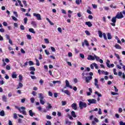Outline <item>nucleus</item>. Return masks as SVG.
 <instances>
[{"mask_svg": "<svg viewBox=\"0 0 125 125\" xmlns=\"http://www.w3.org/2000/svg\"><path fill=\"white\" fill-rule=\"evenodd\" d=\"M84 42L85 45H86L87 46H88V45H89V43H88V42H87L86 40H85L84 41Z\"/></svg>", "mask_w": 125, "mask_h": 125, "instance_id": "e433bc0d", "label": "nucleus"}, {"mask_svg": "<svg viewBox=\"0 0 125 125\" xmlns=\"http://www.w3.org/2000/svg\"><path fill=\"white\" fill-rule=\"evenodd\" d=\"M98 114H99V115L102 114V111H101V108L99 109Z\"/></svg>", "mask_w": 125, "mask_h": 125, "instance_id": "052dcab7", "label": "nucleus"}, {"mask_svg": "<svg viewBox=\"0 0 125 125\" xmlns=\"http://www.w3.org/2000/svg\"><path fill=\"white\" fill-rule=\"evenodd\" d=\"M5 36L7 40H10V37L8 34H6Z\"/></svg>", "mask_w": 125, "mask_h": 125, "instance_id": "49530a36", "label": "nucleus"}, {"mask_svg": "<svg viewBox=\"0 0 125 125\" xmlns=\"http://www.w3.org/2000/svg\"><path fill=\"white\" fill-rule=\"evenodd\" d=\"M2 100L3 102H7V97L5 95H3L2 97Z\"/></svg>", "mask_w": 125, "mask_h": 125, "instance_id": "9d476101", "label": "nucleus"}, {"mask_svg": "<svg viewBox=\"0 0 125 125\" xmlns=\"http://www.w3.org/2000/svg\"><path fill=\"white\" fill-rule=\"evenodd\" d=\"M18 86L20 87L21 88H22V87H23V84H22L21 83H19Z\"/></svg>", "mask_w": 125, "mask_h": 125, "instance_id": "6e6d98bb", "label": "nucleus"}, {"mask_svg": "<svg viewBox=\"0 0 125 125\" xmlns=\"http://www.w3.org/2000/svg\"><path fill=\"white\" fill-rule=\"evenodd\" d=\"M94 57L95 58V59H96V61H99V60H100V58H99V57L94 55Z\"/></svg>", "mask_w": 125, "mask_h": 125, "instance_id": "cd10ccee", "label": "nucleus"}, {"mask_svg": "<svg viewBox=\"0 0 125 125\" xmlns=\"http://www.w3.org/2000/svg\"><path fill=\"white\" fill-rule=\"evenodd\" d=\"M93 65H94V66L95 67V69H97L98 70V65H97V64L95 62H93Z\"/></svg>", "mask_w": 125, "mask_h": 125, "instance_id": "7c9ffc66", "label": "nucleus"}, {"mask_svg": "<svg viewBox=\"0 0 125 125\" xmlns=\"http://www.w3.org/2000/svg\"><path fill=\"white\" fill-rule=\"evenodd\" d=\"M62 106H65V105H66V104H67V102L66 101H62Z\"/></svg>", "mask_w": 125, "mask_h": 125, "instance_id": "c03bdc74", "label": "nucleus"}, {"mask_svg": "<svg viewBox=\"0 0 125 125\" xmlns=\"http://www.w3.org/2000/svg\"><path fill=\"white\" fill-rule=\"evenodd\" d=\"M22 2H23L24 6L27 7L28 6V4H27V1L26 0L22 1Z\"/></svg>", "mask_w": 125, "mask_h": 125, "instance_id": "4c0bfd02", "label": "nucleus"}, {"mask_svg": "<svg viewBox=\"0 0 125 125\" xmlns=\"http://www.w3.org/2000/svg\"><path fill=\"white\" fill-rule=\"evenodd\" d=\"M71 116L73 117V118H77V115H76V112L75 111H71Z\"/></svg>", "mask_w": 125, "mask_h": 125, "instance_id": "412c9836", "label": "nucleus"}, {"mask_svg": "<svg viewBox=\"0 0 125 125\" xmlns=\"http://www.w3.org/2000/svg\"><path fill=\"white\" fill-rule=\"evenodd\" d=\"M48 106L46 107V109L47 110H49V109H51L52 108V106H51V104L49 103H47Z\"/></svg>", "mask_w": 125, "mask_h": 125, "instance_id": "aec40b11", "label": "nucleus"}, {"mask_svg": "<svg viewBox=\"0 0 125 125\" xmlns=\"http://www.w3.org/2000/svg\"><path fill=\"white\" fill-rule=\"evenodd\" d=\"M45 125H51V122H50V121H47V123L45 124Z\"/></svg>", "mask_w": 125, "mask_h": 125, "instance_id": "338daca9", "label": "nucleus"}, {"mask_svg": "<svg viewBox=\"0 0 125 125\" xmlns=\"http://www.w3.org/2000/svg\"><path fill=\"white\" fill-rule=\"evenodd\" d=\"M11 18H12L13 20H14V21H17V18H16V17L12 16Z\"/></svg>", "mask_w": 125, "mask_h": 125, "instance_id": "603ef678", "label": "nucleus"}, {"mask_svg": "<svg viewBox=\"0 0 125 125\" xmlns=\"http://www.w3.org/2000/svg\"><path fill=\"white\" fill-rule=\"evenodd\" d=\"M99 37L100 38H103V34H102V32H99Z\"/></svg>", "mask_w": 125, "mask_h": 125, "instance_id": "79ce46f5", "label": "nucleus"}, {"mask_svg": "<svg viewBox=\"0 0 125 125\" xmlns=\"http://www.w3.org/2000/svg\"><path fill=\"white\" fill-rule=\"evenodd\" d=\"M111 22H112V23H110V25H111V26H113V27H115V26H116V22H117L116 17H114L112 18V19H111Z\"/></svg>", "mask_w": 125, "mask_h": 125, "instance_id": "7ed1b4c3", "label": "nucleus"}, {"mask_svg": "<svg viewBox=\"0 0 125 125\" xmlns=\"http://www.w3.org/2000/svg\"><path fill=\"white\" fill-rule=\"evenodd\" d=\"M64 93L65 94H67V95H70L71 93H70V92L68 90H64Z\"/></svg>", "mask_w": 125, "mask_h": 125, "instance_id": "c756f323", "label": "nucleus"}, {"mask_svg": "<svg viewBox=\"0 0 125 125\" xmlns=\"http://www.w3.org/2000/svg\"><path fill=\"white\" fill-rule=\"evenodd\" d=\"M29 114L31 117H33L34 116V115H35V113H34V112H33V110H30L29 111Z\"/></svg>", "mask_w": 125, "mask_h": 125, "instance_id": "b1692460", "label": "nucleus"}, {"mask_svg": "<svg viewBox=\"0 0 125 125\" xmlns=\"http://www.w3.org/2000/svg\"><path fill=\"white\" fill-rule=\"evenodd\" d=\"M80 56L83 59H84V55H83V54H80Z\"/></svg>", "mask_w": 125, "mask_h": 125, "instance_id": "13d9d810", "label": "nucleus"}, {"mask_svg": "<svg viewBox=\"0 0 125 125\" xmlns=\"http://www.w3.org/2000/svg\"><path fill=\"white\" fill-rule=\"evenodd\" d=\"M110 7H111V8H117V6H114L113 4H111V5H110Z\"/></svg>", "mask_w": 125, "mask_h": 125, "instance_id": "58836bf2", "label": "nucleus"}, {"mask_svg": "<svg viewBox=\"0 0 125 125\" xmlns=\"http://www.w3.org/2000/svg\"><path fill=\"white\" fill-rule=\"evenodd\" d=\"M95 94H97L99 97H101L102 96V95L101 94L99 93L98 91H96L95 92Z\"/></svg>", "mask_w": 125, "mask_h": 125, "instance_id": "2f4dec72", "label": "nucleus"}, {"mask_svg": "<svg viewBox=\"0 0 125 125\" xmlns=\"http://www.w3.org/2000/svg\"><path fill=\"white\" fill-rule=\"evenodd\" d=\"M88 19H90V20H92V19H93V16H92V15H89L88 16Z\"/></svg>", "mask_w": 125, "mask_h": 125, "instance_id": "09e8293b", "label": "nucleus"}, {"mask_svg": "<svg viewBox=\"0 0 125 125\" xmlns=\"http://www.w3.org/2000/svg\"><path fill=\"white\" fill-rule=\"evenodd\" d=\"M6 70H10V69H11V67H10V66L7 65L6 66Z\"/></svg>", "mask_w": 125, "mask_h": 125, "instance_id": "5fc2aeb1", "label": "nucleus"}, {"mask_svg": "<svg viewBox=\"0 0 125 125\" xmlns=\"http://www.w3.org/2000/svg\"><path fill=\"white\" fill-rule=\"evenodd\" d=\"M13 13L14 15H15L16 17H18V14L17 13V12L14 11Z\"/></svg>", "mask_w": 125, "mask_h": 125, "instance_id": "e2e57ef3", "label": "nucleus"}, {"mask_svg": "<svg viewBox=\"0 0 125 125\" xmlns=\"http://www.w3.org/2000/svg\"><path fill=\"white\" fill-rule=\"evenodd\" d=\"M33 16H35L37 18V20H42V18L41 17V14L33 13Z\"/></svg>", "mask_w": 125, "mask_h": 125, "instance_id": "0eeeda50", "label": "nucleus"}, {"mask_svg": "<svg viewBox=\"0 0 125 125\" xmlns=\"http://www.w3.org/2000/svg\"><path fill=\"white\" fill-rule=\"evenodd\" d=\"M35 60L36 61V65H37V66H40V61H39L37 59H36Z\"/></svg>", "mask_w": 125, "mask_h": 125, "instance_id": "a19ab883", "label": "nucleus"}, {"mask_svg": "<svg viewBox=\"0 0 125 125\" xmlns=\"http://www.w3.org/2000/svg\"><path fill=\"white\" fill-rule=\"evenodd\" d=\"M94 85L97 87V88H99V85H98V80L97 79H94Z\"/></svg>", "mask_w": 125, "mask_h": 125, "instance_id": "6e6552de", "label": "nucleus"}, {"mask_svg": "<svg viewBox=\"0 0 125 125\" xmlns=\"http://www.w3.org/2000/svg\"><path fill=\"white\" fill-rule=\"evenodd\" d=\"M114 55H115L116 57L118 59V60H120L121 59V58H120V55L117 53H114Z\"/></svg>", "mask_w": 125, "mask_h": 125, "instance_id": "72a5a7b5", "label": "nucleus"}, {"mask_svg": "<svg viewBox=\"0 0 125 125\" xmlns=\"http://www.w3.org/2000/svg\"><path fill=\"white\" fill-rule=\"evenodd\" d=\"M3 25L5 27H6L8 25L7 22L4 21L3 22Z\"/></svg>", "mask_w": 125, "mask_h": 125, "instance_id": "bf43d9fd", "label": "nucleus"}, {"mask_svg": "<svg viewBox=\"0 0 125 125\" xmlns=\"http://www.w3.org/2000/svg\"><path fill=\"white\" fill-rule=\"evenodd\" d=\"M15 108L16 109H18L20 113H22L23 115H27V112H26V107L24 106H21V107H19L17 106H15Z\"/></svg>", "mask_w": 125, "mask_h": 125, "instance_id": "f257e3e1", "label": "nucleus"}, {"mask_svg": "<svg viewBox=\"0 0 125 125\" xmlns=\"http://www.w3.org/2000/svg\"><path fill=\"white\" fill-rule=\"evenodd\" d=\"M38 95H39V99L40 100L41 99H44V97H43V94H42V93H39Z\"/></svg>", "mask_w": 125, "mask_h": 125, "instance_id": "dca6fc26", "label": "nucleus"}, {"mask_svg": "<svg viewBox=\"0 0 125 125\" xmlns=\"http://www.w3.org/2000/svg\"><path fill=\"white\" fill-rule=\"evenodd\" d=\"M103 35L104 40H105V41H107V36H106V34L103 33Z\"/></svg>", "mask_w": 125, "mask_h": 125, "instance_id": "ea45409f", "label": "nucleus"}, {"mask_svg": "<svg viewBox=\"0 0 125 125\" xmlns=\"http://www.w3.org/2000/svg\"><path fill=\"white\" fill-rule=\"evenodd\" d=\"M48 95H49V96H52L53 95V94L51 91H49Z\"/></svg>", "mask_w": 125, "mask_h": 125, "instance_id": "69168bd1", "label": "nucleus"}, {"mask_svg": "<svg viewBox=\"0 0 125 125\" xmlns=\"http://www.w3.org/2000/svg\"><path fill=\"white\" fill-rule=\"evenodd\" d=\"M87 106V104L86 103L82 101H80L79 102V108L81 109V110H83V108H86Z\"/></svg>", "mask_w": 125, "mask_h": 125, "instance_id": "f03ea898", "label": "nucleus"}, {"mask_svg": "<svg viewBox=\"0 0 125 125\" xmlns=\"http://www.w3.org/2000/svg\"><path fill=\"white\" fill-rule=\"evenodd\" d=\"M28 62H26L23 65H22L21 63L20 64L21 65V68H23V67H24V68H26V67H27V66L28 65Z\"/></svg>", "mask_w": 125, "mask_h": 125, "instance_id": "f3484780", "label": "nucleus"}, {"mask_svg": "<svg viewBox=\"0 0 125 125\" xmlns=\"http://www.w3.org/2000/svg\"><path fill=\"white\" fill-rule=\"evenodd\" d=\"M120 125H125V123H124V122H123V121H120Z\"/></svg>", "mask_w": 125, "mask_h": 125, "instance_id": "774afa93", "label": "nucleus"}, {"mask_svg": "<svg viewBox=\"0 0 125 125\" xmlns=\"http://www.w3.org/2000/svg\"><path fill=\"white\" fill-rule=\"evenodd\" d=\"M92 80V76H88L85 77V81L87 83H90V81Z\"/></svg>", "mask_w": 125, "mask_h": 125, "instance_id": "423d86ee", "label": "nucleus"}, {"mask_svg": "<svg viewBox=\"0 0 125 125\" xmlns=\"http://www.w3.org/2000/svg\"><path fill=\"white\" fill-rule=\"evenodd\" d=\"M40 101L41 104H42V105H44V103H45V100H44V99L40 100Z\"/></svg>", "mask_w": 125, "mask_h": 125, "instance_id": "5701e85b", "label": "nucleus"}, {"mask_svg": "<svg viewBox=\"0 0 125 125\" xmlns=\"http://www.w3.org/2000/svg\"><path fill=\"white\" fill-rule=\"evenodd\" d=\"M30 101L31 103L33 104L35 103V98H30Z\"/></svg>", "mask_w": 125, "mask_h": 125, "instance_id": "37998d69", "label": "nucleus"}, {"mask_svg": "<svg viewBox=\"0 0 125 125\" xmlns=\"http://www.w3.org/2000/svg\"><path fill=\"white\" fill-rule=\"evenodd\" d=\"M87 59L88 60H90V61L92 60V61H93L95 60V58H94V57H93L92 55H88V57L87 58Z\"/></svg>", "mask_w": 125, "mask_h": 125, "instance_id": "1a4fd4ad", "label": "nucleus"}, {"mask_svg": "<svg viewBox=\"0 0 125 125\" xmlns=\"http://www.w3.org/2000/svg\"><path fill=\"white\" fill-rule=\"evenodd\" d=\"M21 52L23 54H25V53H26V52H25V51L24 50V49H23V48L21 49Z\"/></svg>", "mask_w": 125, "mask_h": 125, "instance_id": "864d4df0", "label": "nucleus"}, {"mask_svg": "<svg viewBox=\"0 0 125 125\" xmlns=\"http://www.w3.org/2000/svg\"><path fill=\"white\" fill-rule=\"evenodd\" d=\"M85 24L88 26V27H92V23H91L90 21H86Z\"/></svg>", "mask_w": 125, "mask_h": 125, "instance_id": "f8f14e48", "label": "nucleus"}, {"mask_svg": "<svg viewBox=\"0 0 125 125\" xmlns=\"http://www.w3.org/2000/svg\"><path fill=\"white\" fill-rule=\"evenodd\" d=\"M53 83H54V84H55V83H59V84H61V81H53Z\"/></svg>", "mask_w": 125, "mask_h": 125, "instance_id": "393cba45", "label": "nucleus"}, {"mask_svg": "<svg viewBox=\"0 0 125 125\" xmlns=\"http://www.w3.org/2000/svg\"><path fill=\"white\" fill-rule=\"evenodd\" d=\"M31 24L32 25V26H33V27H37V23L36 22V21H32Z\"/></svg>", "mask_w": 125, "mask_h": 125, "instance_id": "c85d7f7f", "label": "nucleus"}, {"mask_svg": "<svg viewBox=\"0 0 125 125\" xmlns=\"http://www.w3.org/2000/svg\"><path fill=\"white\" fill-rule=\"evenodd\" d=\"M46 118L47 120H51V119H52V117L49 115H46Z\"/></svg>", "mask_w": 125, "mask_h": 125, "instance_id": "de8ad7c7", "label": "nucleus"}, {"mask_svg": "<svg viewBox=\"0 0 125 125\" xmlns=\"http://www.w3.org/2000/svg\"><path fill=\"white\" fill-rule=\"evenodd\" d=\"M71 107L74 110H77L78 109V107L77 106V104L76 103H73L71 105Z\"/></svg>", "mask_w": 125, "mask_h": 125, "instance_id": "9b49d317", "label": "nucleus"}, {"mask_svg": "<svg viewBox=\"0 0 125 125\" xmlns=\"http://www.w3.org/2000/svg\"><path fill=\"white\" fill-rule=\"evenodd\" d=\"M20 28H21V30H25V27H24V25H21Z\"/></svg>", "mask_w": 125, "mask_h": 125, "instance_id": "0e129e2a", "label": "nucleus"}, {"mask_svg": "<svg viewBox=\"0 0 125 125\" xmlns=\"http://www.w3.org/2000/svg\"><path fill=\"white\" fill-rule=\"evenodd\" d=\"M51 49L52 51H53V52H55V51L56 50L55 49V48H54V47H53L52 46L51 47Z\"/></svg>", "mask_w": 125, "mask_h": 125, "instance_id": "4d7b16f0", "label": "nucleus"}, {"mask_svg": "<svg viewBox=\"0 0 125 125\" xmlns=\"http://www.w3.org/2000/svg\"><path fill=\"white\" fill-rule=\"evenodd\" d=\"M113 73L114 75H115V76L118 75V73H117V69L116 68L113 69Z\"/></svg>", "mask_w": 125, "mask_h": 125, "instance_id": "473e14b6", "label": "nucleus"}, {"mask_svg": "<svg viewBox=\"0 0 125 125\" xmlns=\"http://www.w3.org/2000/svg\"><path fill=\"white\" fill-rule=\"evenodd\" d=\"M115 47L117 49H122V47H121V46L118 44H115Z\"/></svg>", "mask_w": 125, "mask_h": 125, "instance_id": "a878e982", "label": "nucleus"}, {"mask_svg": "<svg viewBox=\"0 0 125 125\" xmlns=\"http://www.w3.org/2000/svg\"><path fill=\"white\" fill-rule=\"evenodd\" d=\"M12 77L13 79H16L17 78V74H16V72H13L12 73Z\"/></svg>", "mask_w": 125, "mask_h": 125, "instance_id": "4468645a", "label": "nucleus"}, {"mask_svg": "<svg viewBox=\"0 0 125 125\" xmlns=\"http://www.w3.org/2000/svg\"><path fill=\"white\" fill-rule=\"evenodd\" d=\"M44 41L45 43H49V41H48V39H44Z\"/></svg>", "mask_w": 125, "mask_h": 125, "instance_id": "8fccbe9b", "label": "nucleus"}, {"mask_svg": "<svg viewBox=\"0 0 125 125\" xmlns=\"http://www.w3.org/2000/svg\"><path fill=\"white\" fill-rule=\"evenodd\" d=\"M28 21V18H25L24 19V24H27V21Z\"/></svg>", "mask_w": 125, "mask_h": 125, "instance_id": "3c124183", "label": "nucleus"}, {"mask_svg": "<svg viewBox=\"0 0 125 125\" xmlns=\"http://www.w3.org/2000/svg\"><path fill=\"white\" fill-rule=\"evenodd\" d=\"M107 36L108 40H112V35H111V33H107Z\"/></svg>", "mask_w": 125, "mask_h": 125, "instance_id": "4be33fe9", "label": "nucleus"}, {"mask_svg": "<svg viewBox=\"0 0 125 125\" xmlns=\"http://www.w3.org/2000/svg\"><path fill=\"white\" fill-rule=\"evenodd\" d=\"M28 64H29V66H33V65H34V62H33V61H30L28 62Z\"/></svg>", "mask_w": 125, "mask_h": 125, "instance_id": "c9c22d12", "label": "nucleus"}, {"mask_svg": "<svg viewBox=\"0 0 125 125\" xmlns=\"http://www.w3.org/2000/svg\"><path fill=\"white\" fill-rule=\"evenodd\" d=\"M88 102L89 103V104H88V105H90V104H96V100L93 99H89L88 100Z\"/></svg>", "mask_w": 125, "mask_h": 125, "instance_id": "39448f33", "label": "nucleus"}, {"mask_svg": "<svg viewBox=\"0 0 125 125\" xmlns=\"http://www.w3.org/2000/svg\"><path fill=\"white\" fill-rule=\"evenodd\" d=\"M106 64L108 68H111V65H110V60H107Z\"/></svg>", "mask_w": 125, "mask_h": 125, "instance_id": "a211bd4d", "label": "nucleus"}, {"mask_svg": "<svg viewBox=\"0 0 125 125\" xmlns=\"http://www.w3.org/2000/svg\"><path fill=\"white\" fill-rule=\"evenodd\" d=\"M115 17H116L117 19H122V18H124V15L122 12H118Z\"/></svg>", "mask_w": 125, "mask_h": 125, "instance_id": "20e7f679", "label": "nucleus"}, {"mask_svg": "<svg viewBox=\"0 0 125 125\" xmlns=\"http://www.w3.org/2000/svg\"><path fill=\"white\" fill-rule=\"evenodd\" d=\"M65 125H72V122L69 121V119H65Z\"/></svg>", "mask_w": 125, "mask_h": 125, "instance_id": "2eb2a0df", "label": "nucleus"}, {"mask_svg": "<svg viewBox=\"0 0 125 125\" xmlns=\"http://www.w3.org/2000/svg\"><path fill=\"white\" fill-rule=\"evenodd\" d=\"M30 71H36V68L34 66H31L29 68Z\"/></svg>", "mask_w": 125, "mask_h": 125, "instance_id": "f704fd0d", "label": "nucleus"}, {"mask_svg": "<svg viewBox=\"0 0 125 125\" xmlns=\"http://www.w3.org/2000/svg\"><path fill=\"white\" fill-rule=\"evenodd\" d=\"M26 37H27L28 40H32V37L31 36V35L27 34L26 35Z\"/></svg>", "mask_w": 125, "mask_h": 125, "instance_id": "a18cd8bd", "label": "nucleus"}, {"mask_svg": "<svg viewBox=\"0 0 125 125\" xmlns=\"http://www.w3.org/2000/svg\"><path fill=\"white\" fill-rule=\"evenodd\" d=\"M89 91L87 92V96H89L91 95V94L92 93V89L91 88H89Z\"/></svg>", "mask_w": 125, "mask_h": 125, "instance_id": "ddd939ff", "label": "nucleus"}, {"mask_svg": "<svg viewBox=\"0 0 125 125\" xmlns=\"http://www.w3.org/2000/svg\"><path fill=\"white\" fill-rule=\"evenodd\" d=\"M70 85V83H69V81L68 80L65 81V86L66 87H68Z\"/></svg>", "mask_w": 125, "mask_h": 125, "instance_id": "bb28decb", "label": "nucleus"}, {"mask_svg": "<svg viewBox=\"0 0 125 125\" xmlns=\"http://www.w3.org/2000/svg\"><path fill=\"white\" fill-rule=\"evenodd\" d=\"M13 116H14V119H17L18 118L17 114L14 113Z\"/></svg>", "mask_w": 125, "mask_h": 125, "instance_id": "680f3d73", "label": "nucleus"}, {"mask_svg": "<svg viewBox=\"0 0 125 125\" xmlns=\"http://www.w3.org/2000/svg\"><path fill=\"white\" fill-rule=\"evenodd\" d=\"M0 116H1V117H4V116H5V112H4L3 110H1L0 111Z\"/></svg>", "mask_w": 125, "mask_h": 125, "instance_id": "6ab92c4d", "label": "nucleus"}]
</instances>
